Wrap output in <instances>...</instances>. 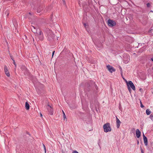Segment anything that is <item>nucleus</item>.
I'll return each mask as SVG.
<instances>
[{
	"label": "nucleus",
	"mask_w": 153,
	"mask_h": 153,
	"mask_svg": "<svg viewBox=\"0 0 153 153\" xmlns=\"http://www.w3.org/2000/svg\"><path fill=\"white\" fill-rule=\"evenodd\" d=\"M125 81H126V85H127V83H128V82L126 79L125 80Z\"/></svg>",
	"instance_id": "c9c22d12"
},
{
	"label": "nucleus",
	"mask_w": 153,
	"mask_h": 153,
	"mask_svg": "<svg viewBox=\"0 0 153 153\" xmlns=\"http://www.w3.org/2000/svg\"><path fill=\"white\" fill-rule=\"evenodd\" d=\"M94 83V82L93 81H90L87 82L86 84L85 89L88 91L91 90L92 84Z\"/></svg>",
	"instance_id": "f03ea898"
},
{
	"label": "nucleus",
	"mask_w": 153,
	"mask_h": 153,
	"mask_svg": "<svg viewBox=\"0 0 153 153\" xmlns=\"http://www.w3.org/2000/svg\"><path fill=\"white\" fill-rule=\"evenodd\" d=\"M84 25L85 28H86L88 27V25H87L86 23H84Z\"/></svg>",
	"instance_id": "5701e85b"
},
{
	"label": "nucleus",
	"mask_w": 153,
	"mask_h": 153,
	"mask_svg": "<svg viewBox=\"0 0 153 153\" xmlns=\"http://www.w3.org/2000/svg\"><path fill=\"white\" fill-rule=\"evenodd\" d=\"M103 129L104 132H107L111 131V127L110 124L109 123H107L103 125Z\"/></svg>",
	"instance_id": "f257e3e1"
},
{
	"label": "nucleus",
	"mask_w": 153,
	"mask_h": 153,
	"mask_svg": "<svg viewBox=\"0 0 153 153\" xmlns=\"http://www.w3.org/2000/svg\"><path fill=\"white\" fill-rule=\"evenodd\" d=\"M62 1L63 2V3L64 4H65V0H62Z\"/></svg>",
	"instance_id": "473e14b6"
},
{
	"label": "nucleus",
	"mask_w": 153,
	"mask_h": 153,
	"mask_svg": "<svg viewBox=\"0 0 153 153\" xmlns=\"http://www.w3.org/2000/svg\"><path fill=\"white\" fill-rule=\"evenodd\" d=\"M4 72L6 75L8 77L10 76V74L9 71H8V69L6 66H5L4 67Z\"/></svg>",
	"instance_id": "9d476101"
},
{
	"label": "nucleus",
	"mask_w": 153,
	"mask_h": 153,
	"mask_svg": "<svg viewBox=\"0 0 153 153\" xmlns=\"http://www.w3.org/2000/svg\"><path fill=\"white\" fill-rule=\"evenodd\" d=\"M147 7H150L151 5L149 3H148L147 4Z\"/></svg>",
	"instance_id": "a878e982"
},
{
	"label": "nucleus",
	"mask_w": 153,
	"mask_h": 153,
	"mask_svg": "<svg viewBox=\"0 0 153 153\" xmlns=\"http://www.w3.org/2000/svg\"><path fill=\"white\" fill-rule=\"evenodd\" d=\"M106 67L109 71L111 73H112L113 71L114 72L115 71V69L112 66L109 65H107Z\"/></svg>",
	"instance_id": "6e6552de"
},
{
	"label": "nucleus",
	"mask_w": 153,
	"mask_h": 153,
	"mask_svg": "<svg viewBox=\"0 0 153 153\" xmlns=\"http://www.w3.org/2000/svg\"><path fill=\"white\" fill-rule=\"evenodd\" d=\"M140 150L141 152V153H144L141 147H140Z\"/></svg>",
	"instance_id": "cd10ccee"
},
{
	"label": "nucleus",
	"mask_w": 153,
	"mask_h": 153,
	"mask_svg": "<svg viewBox=\"0 0 153 153\" xmlns=\"http://www.w3.org/2000/svg\"><path fill=\"white\" fill-rule=\"evenodd\" d=\"M29 14H30V15H31V13L29 12Z\"/></svg>",
	"instance_id": "a19ab883"
},
{
	"label": "nucleus",
	"mask_w": 153,
	"mask_h": 153,
	"mask_svg": "<svg viewBox=\"0 0 153 153\" xmlns=\"http://www.w3.org/2000/svg\"><path fill=\"white\" fill-rule=\"evenodd\" d=\"M151 60L153 62V58H151Z\"/></svg>",
	"instance_id": "58836bf2"
},
{
	"label": "nucleus",
	"mask_w": 153,
	"mask_h": 153,
	"mask_svg": "<svg viewBox=\"0 0 153 153\" xmlns=\"http://www.w3.org/2000/svg\"><path fill=\"white\" fill-rule=\"evenodd\" d=\"M72 153H79L76 151H74L72 152Z\"/></svg>",
	"instance_id": "c85d7f7f"
},
{
	"label": "nucleus",
	"mask_w": 153,
	"mask_h": 153,
	"mask_svg": "<svg viewBox=\"0 0 153 153\" xmlns=\"http://www.w3.org/2000/svg\"><path fill=\"white\" fill-rule=\"evenodd\" d=\"M140 107L141 108H143L144 107V106L143 105L141 101H140Z\"/></svg>",
	"instance_id": "4be33fe9"
},
{
	"label": "nucleus",
	"mask_w": 153,
	"mask_h": 153,
	"mask_svg": "<svg viewBox=\"0 0 153 153\" xmlns=\"http://www.w3.org/2000/svg\"><path fill=\"white\" fill-rule=\"evenodd\" d=\"M55 52V51H54L53 52H52V57H53L54 54V53Z\"/></svg>",
	"instance_id": "c756f323"
},
{
	"label": "nucleus",
	"mask_w": 153,
	"mask_h": 153,
	"mask_svg": "<svg viewBox=\"0 0 153 153\" xmlns=\"http://www.w3.org/2000/svg\"><path fill=\"white\" fill-rule=\"evenodd\" d=\"M152 69H153V68H152Z\"/></svg>",
	"instance_id": "c03bdc74"
},
{
	"label": "nucleus",
	"mask_w": 153,
	"mask_h": 153,
	"mask_svg": "<svg viewBox=\"0 0 153 153\" xmlns=\"http://www.w3.org/2000/svg\"><path fill=\"white\" fill-rule=\"evenodd\" d=\"M143 140L145 145L146 146H147L148 144V140L147 138L146 137L145 138V137H144V139H143Z\"/></svg>",
	"instance_id": "2eb2a0df"
},
{
	"label": "nucleus",
	"mask_w": 153,
	"mask_h": 153,
	"mask_svg": "<svg viewBox=\"0 0 153 153\" xmlns=\"http://www.w3.org/2000/svg\"><path fill=\"white\" fill-rule=\"evenodd\" d=\"M33 41H34V39L33 38Z\"/></svg>",
	"instance_id": "37998d69"
},
{
	"label": "nucleus",
	"mask_w": 153,
	"mask_h": 153,
	"mask_svg": "<svg viewBox=\"0 0 153 153\" xmlns=\"http://www.w3.org/2000/svg\"><path fill=\"white\" fill-rule=\"evenodd\" d=\"M116 119L117 127V128H119L121 122L120 121V120L118 118L117 116H116Z\"/></svg>",
	"instance_id": "f8f14e48"
},
{
	"label": "nucleus",
	"mask_w": 153,
	"mask_h": 153,
	"mask_svg": "<svg viewBox=\"0 0 153 153\" xmlns=\"http://www.w3.org/2000/svg\"><path fill=\"white\" fill-rule=\"evenodd\" d=\"M46 108L48 110L50 114L52 115L53 114V108L52 105H50L48 104L46 106Z\"/></svg>",
	"instance_id": "20e7f679"
},
{
	"label": "nucleus",
	"mask_w": 153,
	"mask_h": 153,
	"mask_svg": "<svg viewBox=\"0 0 153 153\" xmlns=\"http://www.w3.org/2000/svg\"><path fill=\"white\" fill-rule=\"evenodd\" d=\"M36 39L37 41L39 40L42 41L44 39L43 33L40 35L38 37L36 38Z\"/></svg>",
	"instance_id": "9b49d317"
},
{
	"label": "nucleus",
	"mask_w": 153,
	"mask_h": 153,
	"mask_svg": "<svg viewBox=\"0 0 153 153\" xmlns=\"http://www.w3.org/2000/svg\"><path fill=\"white\" fill-rule=\"evenodd\" d=\"M42 114L41 113H40V116L42 117Z\"/></svg>",
	"instance_id": "4c0bfd02"
},
{
	"label": "nucleus",
	"mask_w": 153,
	"mask_h": 153,
	"mask_svg": "<svg viewBox=\"0 0 153 153\" xmlns=\"http://www.w3.org/2000/svg\"><path fill=\"white\" fill-rule=\"evenodd\" d=\"M108 24L109 26L113 27L116 25V23L115 22L111 19H108Z\"/></svg>",
	"instance_id": "423d86ee"
},
{
	"label": "nucleus",
	"mask_w": 153,
	"mask_h": 153,
	"mask_svg": "<svg viewBox=\"0 0 153 153\" xmlns=\"http://www.w3.org/2000/svg\"><path fill=\"white\" fill-rule=\"evenodd\" d=\"M137 144H139V140H137Z\"/></svg>",
	"instance_id": "e433bc0d"
},
{
	"label": "nucleus",
	"mask_w": 153,
	"mask_h": 153,
	"mask_svg": "<svg viewBox=\"0 0 153 153\" xmlns=\"http://www.w3.org/2000/svg\"><path fill=\"white\" fill-rule=\"evenodd\" d=\"M127 88H128V90L131 93V88H130V87L129 86H128V85H127Z\"/></svg>",
	"instance_id": "6ab92c4d"
},
{
	"label": "nucleus",
	"mask_w": 153,
	"mask_h": 153,
	"mask_svg": "<svg viewBox=\"0 0 153 153\" xmlns=\"http://www.w3.org/2000/svg\"><path fill=\"white\" fill-rule=\"evenodd\" d=\"M9 54H10V57L11 58V59H12V60H13V59H14L12 55L10 53Z\"/></svg>",
	"instance_id": "393cba45"
},
{
	"label": "nucleus",
	"mask_w": 153,
	"mask_h": 153,
	"mask_svg": "<svg viewBox=\"0 0 153 153\" xmlns=\"http://www.w3.org/2000/svg\"><path fill=\"white\" fill-rule=\"evenodd\" d=\"M94 86L95 89L97 90L98 89V87L96 85H94Z\"/></svg>",
	"instance_id": "bb28decb"
},
{
	"label": "nucleus",
	"mask_w": 153,
	"mask_h": 153,
	"mask_svg": "<svg viewBox=\"0 0 153 153\" xmlns=\"http://www.w3.org/2000/svg\"><path fill=\"white\" fill-rule=\"evenodd\" d=\"M139 90L141 92H142L143 89L142 88H140Z\"/></svg>",
	"instance_id": "7c9ffc66"
},
{
	"label": "nucleus",
	"mask_w": 153,
	"mask_h": 153,
	"mask_svg": "<svg viewBox=\"0 0 153 153\" xmlns=\"http://www.w3.org/2000/svg\"><path fill=\"white\" fill-rule=\"evenodd\" d=\"M43 148H44V149L45 152V153H46V149L45 146V145H44V144H43Z\"/></svg>",
	"instance_id": "aec40b11"
},
{
	"label": "nucleus",
	"mask_w": 153,
	"mask_h": 153,
	"mask_svg": "<svg viewBox=\"0 0 153 153\" xmlns=\"http://www.w3.org/2000/svg\"><path fill=\"white\" fill-rule=\"evenodd\" d=\"M32 24L33 25H31L32 28H31V30L34 33L36 32V31L39 30L38 28V25L36 24H35L34 23H32Z\"/></svg>",
	"instance_id": "7ed1b4c3"
},
{
	"label": "nucleus",
	"mask_w": 153,
	"mask_h": 153,
	"mask_svg": "<svg viewBox=\"0 0 153 153\" xmlns=\"http://www.w3.org/2000/svg\"><path fill=\"white\" fill-rule=\"evenodd\" d=\"M42 9H43L42 7H41V8H40V9H37V12L38 13H40L41 12V11L42 10Z\"/></svg>",
	"instance_id": "f3484780"
},
{
	"label": "nucleus",
	"mask_w": 153,
	"mask_h": 153,
	"mask_svg": "<svg viewBox=\"0 0 153 153\" xmlns=\"http://www.w3.org/2000/svg\"><path fill=\"white\" fill-rule=\"evenodd\" d=\"M21 69L22 70H26V68L25 66H22L21 67Z\"/></svg>",
	"instance_id": "a211bd4d"
},
{
	"label": "nucleus",
	"mask_w": 153,
	"mask_h": 153,
	"mask_svg": "<svg viewBox=\"0 0 153 153\" xmlns=\"http://www.w3.org/2000/svg\"><path fill=\"white\" fill-rule=\"evenodd\" d=\"M34 33L36 36L35 38L38 37L40 35L43 33L42 32L40 29L36 31V32Z\"/></svg>",
	"instance_id": "1a4fd4ad"
},
{
	"label": "nucleus",
	"mask_w": 153,
	"mask_h": 153,
	"mask_svg": "<svg viewBox=\"0 0 153 153\" xmlns=\"http://www.w3.org/2000/svg\"><path fill=\"white\" fill-rule=\"evenodd\" d=\"M151 112L149 109H147L146 111V113L148 115H149L151 114Z\"/></svg>",
	"instance_id": "dca6fc26"
},
{
	"label": "nucleus",
	"mask_w": 153,
	"mask_h": 153,
	"mask_svg": "<svg viewBox=\"0 0 153 153\" xmlns=\"http://www.w3.org/2000/svg\"><path fill=\"white\" fill-rule=\"evenodd\" d=\"M136 135L137 138L140 137L141 135V132L139 129H137L136 130Z\"/></svg>",
	"instance_id": "ddd939ff"
},
{
	"label": "nucleus",
	"mask_w": 153,
	"mask_h": 153,
	"mask_svg": "<svg viewBox=\"0 0 153 153\" xmlns=\"http://www.w3.org/2000/svg\"><path fill=\"white\" fill-rule=\"evenodd\" d=\"M47 36L49 41L51 40L52 39H54L55 37V35L51 31H50L49 33L48 34Z\"/></svg>",
	"instance_id": "39448f33"
},
{
	"label": "nucleus",
	"mask_w": 153,
	"mask_h": 153,
	"mask_svg": "<svg viewBox=\"0 0 153 153\" xmlns=\"http://www.w3.org/2000/svg\"><path fill=\"white\" fill-rule=\"evenodd\" d=\"M128 85V86L131 88L133 90L135 91V87L133 83L131 81H128V83H127V85Z\"/></svg>",
	"instance_id": "0eeeda50"
},
{
	"label": "nucleus",
	"mask_w": 153,
	"mask_h": 153,
	"mask_svg": "<svg viewBox=\"0 0 153 153\" xmlns=\"http://www.w3.org/2000/svg\"><path fill=\"white\" fill-rule=\"evenodd\" d=\"M62 153H67V152L62 150Z\"/></svg>",
	"instance_id": "f704fd0d"
},
{
	"label": "nucleus",
	"mask_w": 153,
	"mask_h": 153,
	"mask_svg": "<svg viewBox=\"0 0 153 153\" xmlns=\"http://www.w3.org/2000/svg\"><path fill=\"white\" fill-rule=\"evenodd\" d=\"M62 111L63 114V118H64V119H65L66 118V116L64 111L63 110H62Z\"/></svg>",
	"instance_id": "412c9836"
},
{
	"label": "nucleus",
	"mask_w": 153,
	"mask_h": 153,
	"mask_svg": "<svg viewBox=\"0 0 153 153\" xmlns=\"http://www.w3.org/2000/svg\"><path fill=\"white\" fill-rule=\"evenodd\" d=\"M120 71H121V72H122V68H121V67H120ZM122 73H121V74H122Z\"/></svg>",
	"instance_id": "2f4dec72"
},
{
	"label": "nucleus",
	"mask_w": 153,
	"mask_h": 153,
	"mask_svg": "<svg viewBox=\"0 0 153 153\" xmlns=\"http://www.w3.org/2000/svg\"><path fill=\"white\" fill-rule=\"evenodd\" d=\"M13 64L15 65V67L16 68V62H15V60L14 59H13Z\"/></svg>",
	"instance_id": "b1692460"
},
{
	"label": "nucleus",
	"mask_w": 153,
	"mask_h": 153,
	"mask_svg": "<svg viewBox=\"0 0 153 153\" xmlns=\"http://www.w3.org/2000/svg\"><path fill=\"white\" fill-rule=\"evenodd\" d=\"M151 12H153V11L151 10Z\"/></svg>",
	"instance_id": "79ce46f5"
},
{
	"label": "nucleus",
	"mask_w": 153,
	"mask_h": 153,
	"mask_svg": "<svg viewBox=\"0 0 153 153\" xmlns=\"http://www.w3.org/2000/svg\"><path fill=\"white\" fill-rule=\"evenodd\" d=\"M143 139H144V137H145V138H146V137L145 136L144 134H143Z\"/></svg>",
	"instance_id": "72a5a7b5"
},
{
	"label": "nucleus",
	"mask_w": 153,
	"mask_h": 153,
	"mask_svg": "<svg viewBox=\"0 0 153 153\" xmlns=\"http://www.w3.org/2000/svg\"><path fill=\"white\" fill-rule=\"evenodd\" d=\"M25 107L27 110H28L30 108V105L27 102H26L25 103Z\"/></svg>",
	"instance_id": "4468645a"
},
{
	"label": "nucleus",
	"mask_w": 153,
	"mask_h": 153,
	"mask_svg": "<svg viewBox=\"0 0 153 153\" xmlns=\"http://www.w3.org/2000/svg\"><path fill=\"white\" fill-rule=\"evenodd\" d=\"M151 30H149V33H150V32L151 31Z\"/></svg>",
	"instance_id": "ea45409f"
}]
</instances>
